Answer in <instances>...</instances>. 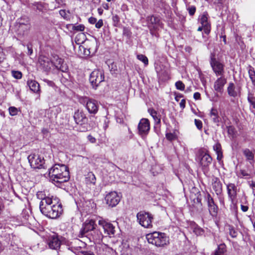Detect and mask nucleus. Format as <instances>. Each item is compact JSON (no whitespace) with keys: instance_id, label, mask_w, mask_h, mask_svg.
Instances as JSON below:
<instances>
[{"instance_id":"f257e3e1","label":"nucleus","mask_w":255,"mask_h":255,"mask_svg":"<svg viewBox=\"0 0 255 255\" xmlns=\"http://www.w3.org/2000/svg\"><path fill=\"white\" fill-rule=\"evenodd\" d=\"M39 209L43 215L50 219H56L63 213L61 203L57 198L54 197L40 202Z\"/></svg>"},{"instance_id":"f03ea898","label":"nucleus","mask_w":255,"mask_h":255,"mask_svg":"<svg viewBox=\"0 0 255 255\" xmlns=\"http://www.w3.org/2000/svg\"><path fill=\"white\" fill-rule=\"evenodd\" d=\"M49 176L50 180L55 186L61 187L63 183L70 179L68 167L63 164H55L49 169Z\"/></svg>"},{"instance_id":"7ed1b4c3","label":"nucleus","mask_w":255,"mask_h":255,"mask_svg":"<svg viewBox=\"0 0 255 255\" xmlns=\"http://www.w3.org/2000/svg\"><path fill=\"white\" fill-rule=\"evenodd\" d=\"M146 238L149 244L156 247H162L169 244L168 238L163 233L154 232L147 234Z\"/></svg>"},{"instance_id":"20e7f679","label":"nucleus","mask_w":255,"mask_h":255,"mask_svg":"<svg viewBox=\"0 0 255 255\" xmlns=\"http://www.w3.org/2000/svg\"><path fill=\"white\" fill-rule=\"evenodd\" d=\"M210 64L212 69L217 76H224L225 65L215 58V54L210 56Z\"/></svg>"},{"instance_id":"39448f33","label":"nucleus","mask_w":255,"mask_h":255,"mask_svg":"<svg viewBox=\"0 0 255 255\" xmlns=\"http://www.w3.org/2000/svg\"><path fill=\"white\" fill-rule=\"evenodd\" d=\"M28 162L31 167L34 169L45 168V160L40 155L31 153L28 156Z\"/></svg>"},{"instance_id":"423d86ee","label":"nucleus","mask_w":255,"mask_h":255,"mask_svg":"<svg viewBox=\"0 0 255 255\" xmlns=\"http://www.w3.org/2000/svg\"><path fill=\"white\" fill-rule=\"evenodd\" d=\"M79 101L80 103L86 105V108L90 114H96L97 113L99 106L95 100L85 97L81 98Z\"/></svg>"},{"instance_id":"0eeeda50","label":"nucleus","mask_w":255,"mask_h":255,"mask_svg":"<svg viewBox=\"0 0 255 255\" xmlns=\"http://www.w3.org/2000/svg\"><path fill=\"white\" fill-rule=\"evenodd\" d=\"M137 219L142 226L149 228L152 227L153 217L148 212H140L136 215Z\"/></svg>"},{"instance_id":"6e6552de","label":"nucleus","mask_w":255,"mask_h":255,"mask_svg":"<svg viewBox=\"0 0 255 255\" xmlns=\"http://www.w3.org/2000/svg\"><path fill=\"white\" fill-rule=\"evenodd\" d=\"M104 74L102 70H95L90 74L89 80L93 88L96 89L99 85L104 81Z\"/></svg>"},{"instance_id":"1a4fd4ad","label":"nucleus","mask_w":255,"mask_h":255,"mask_svg":"<svg viewBox=\"0 0 255 255\" xmlns=\"http://www.w3.org/2000/svg\"><path fill=\"white\" fill-rule=\"evenodd\" d=\"M65 243V239L57 235L50 236L47 241L49 248L55 250H58L60 246Z\"/></svg>"},{"instance_id":"9d476101","label":"nucleus","mask_w":255,"mask_h":255,"mask_svg":"<svg viewBox=\"0 0 255 255\" xmlns=\"http://www.w3.org/2000/svg\"><path fill=\"white\" fill-rule=\"evenodd\" d=\"M38 62L39 68L47 73L51 70L52 67L53 66V62L45 56H40L39 58Z\"/></svg>"},{"instance_id":"9b49d317","label":"nucleus","mask_w":255,"mask_h":255,"mask_svg":"<svg viewBox=\"0 0 255 255\" xmlns=\"http://www.w3.org/2000/svg\"><path fill=\"white\" fill-rule=\"evenodd\" d=\"M107 204L111 207L116 206L120 201V197L116 192H111L105 197Z\"/></svg>"},{"instance_id":"f8f14e48","label":"nucleus","mask_w":255,"mask_h":255,"mask_svg":"<svg viewBox=\"0 0 255 255\" xmlns=\"http://www.w3.org/2000/svg\"><path fill=\"white\" fill-rule=\"evenodd\" d=\"M96 226L97 225L95 224L94 220L92 219L87 220L83 224L82 228L80 230V233L82 237L84 236L89 232L93 231L95 229Z\"/></svg>"},{"instance_id":"ddd939ff","label":"nucleus","mask_w":255,"mask_h":255,"mask_svg":"<svg viewBox=\"0 0 255 255\" xmlns=\"http://www.w3.org/2000/svg\"><path fill=\"white\" fill-rule=\"evenodd\" d=\"M150 129L149 121L147 119L140 120L138 125V130L140 135H146L148 134Z\"/></svg>"},{"instance_id":"4468645a","label":"nucleus","mask_w":255,"mask_h":255,"mask_svg":"<svg viewBox=\"0 0 255 255\" xmlns=\"http://www.w3.org/2000/svg\"><path fill=\"white\" fill-rule=\"evenodd\" d=\"M99 225L102 227L104 230L105 234L109 235H114L115 234V227L110 223L106 222V221L102 219L98 221Z\"/></svg>"},{"instance_id":"2eb2a0df","label":"nucleus","mask_w":255,"mask_h":255,"mask_svg":"<svg viewBox=\"0 0 255 255\" xmlns=\"http://www.w3.org/2000/svg\"><path fill=\"white\" fill-rule=\"evenodd\" d=\"M227 93L230 97H238L241 94V88L236 87L234 83L230 82L227 88Z\"/></svg>"},{"instance_id":"dca6fc26","label":"nucleus","mask_w":255,"mask_h":255,"mask_svg":"<svg viewBox=\"0 0 255 255\" xmlns=\"http://www.w3.org/2000/svg\"><path fill=\"white\" fill-rule=\"evenodd\" d=\"M227 83V79L224 76H220L214 82V90L219 93H222L224 91V87Z\"/></svg>"},{"instance_id":"f3484780","label":"nucleus","mask_w":255,"mask_h":255,"mask_svg":"<svg viewBox=\"0 0 255 255\" xmlns=\"http://www.w3.org/2000/svg\"><path fill=\"white\" fill-rule=\"evenodd\" d=\"M31 27V25H18L15 24L14 30L17 34L20 37L27 35Z\"/></svg>"},{"instance_id":"a211bd4d","label":"nucleus","mask_w":255,"mask_h":255,"mask_svg":"<svg viewBox=\"0 0 255 255\" xmlns=\"http://www.w3.org/2000/svg\"><path fill=\"white\" fill-rule=\"evenodd\" d=\"M73 118L75 123L78 125H82L86 123L88 121L85 114L79 110L75 112Z\"/></svg>"},{"instance_id":"6ab92c4d","label":"nucleus","mask_w":255,"mask_h":255,"mask_svg":"<svg viewBox=\"0 0 255 255\" xmlns=\"http://www.w3.org/2000/svg\"><path fill=\"white\" fill-rule=\"evenodd\" d=\"M227 193L230 199L232 202L237 197V187L234 183H229L227 185Z\"/></svg>"},{"instance_id":"aec40b11","label":"nucleus","mask_w":255,"mask_h":255,"mask_svg":"<svg viewBox=\"0 0 255 255\" xmlns=\"http://www.w3.org/2000/svg\"><path fill=\"white\" fill-rule=\"evenodd\" d=\"M200 164L204 167H207L211 164L212 161V157L207 153L202 152L201 153Z\"/></svg>"},{"instance_id":"412c9836","label":"nucleus","mask_w":255,"mask_h":255,"mask_svg":"<svg viewBox=\"0 0 255 255\" xmlns=\"http://www.w3.org/2000/svg\"><path fill=\"white\" fill-rule=\"evenodd\" d=\"M53 63L57 69L61 71L62 72H66L68 70V67L66 64L64 63L63 59L61 58L57 57L55 59V61L53 62Z\"/></svg>"},{"instance_id":"4be33fe9","label":"nucleus","mask_w":255,"mask_h":255,"mask_svg":"<svg viewBox=\"0 0 255 255\" xmlns=\"http://www.w3.org/2000/svg\"><path fill=\"white\" fill-rule=\"evenodd\" d=\"M212 186L217 195L220 194L222 192V184L219 178L214 177L212 179Z\"/></svg>"},{"instance_id":"5701e85b","label":"nucleus","mask_w":255,"mask_h":255,"mask_svg":"<svg viewBox=\"0 0 255 255\" xmlns=\"http://www.w3.org/2000/svg\"><path fill=\"white\" fill-rule=\"evenodd\" d=\"M209 116L211 118L213 122L217 126H219V123L221 121V118L219 116L217 109L215 108H212L210 111Z\"/></svg>"},{"instance_id":"b1692460","label":"nucleus","mask_w":255,"mask_h":255,"mask_svg":"<svg viewBox=\"0 0 255 255\" xmlns=\"http://www.w3.org/2000/svg\"><path fill=\"white\" fill-rule=\"evenodd\" d=\"M244 155L245 156L246 160L248 161L251 164L255 162L254 154L249 148H245L243 150Z\"/></svg>"},{"instance_id":"393cba45","label":"nucleus","mask_w":255,"mask_h":255,"mask_svg":"<svg viewBox=\"0 0 255 255\" xmlns=\"http://www.w3.org/2000/svg\"><path fill=\"white\" fill-rule=\"evenodd\" d=\"M31 91L34 93H37L40 91L39 84L35 80H28L27 82Z\"/></svg>"},{"instance_id":"a878e982","label":"nucleus","mask_w":255,"mask_h":255,"mask_svg":"<svg viewBox=\"0 0 255 255\" xmlns=\"http://www.w3.org/2000/svg\"><path fill=\"white\" fill-rule=\"evenodd\" d=\"M99 252L101 255H112L114 251L111 248L104 245L100 248Z\"/></svg>"},{"instance_id":"bb28decb","label":"nucleus","mask_w":255,"mask_h":255,"mask_svg":"<svg viewBox=\"0 0 255 255\" xmlns=\"http://www.w3.org/2000/svg\"><path fill=\"white\" fill-rule=\"evenodd\" d=\"M92 232H93L91 235L92 236V240L93 241L98 242L102 240L103 235L99 229H97L95 228V229H94Z\"/></svg>"},{"instance_id":"cd10ccee","label":"nucleus","mask_w":255,"mask_h":255,"mask_svg":"<svg viewBox=\"0 0 255 255\" xmlns=\"http://www.w3.org/2000/svg\"><path fill=\"white\" fill-rule=\"evenodd\" d=\"M213 149L215 151L217 157V159L218 160H221L223 157V154L222 151L221 145V144L219 142L216 143L213 146Z\"/></svg>"},{"instance_id":"c85d7f7f","label":"nucleus","mask_w":255,"mask_h":255,"mask_svg":"<svg viewBox=\"0 0 255 255\" xmlns=\"http://www.w3.org/2000/svg\"><path fill=\"white\" fill-rule=\"evenodd\" d=\"M148 21L150 24L154 25L153 28H156L157 26L161 25L159 18L153 15L148 17Z\"/></svg>"},{"instance_id":"c756f323","label":"nucleus","mask_w":255,"mask_h":255,"mask_svg":"<svg viewBox=\"0 0 255 255\" xmlns=\"http://www.w3.org/2000/svg\"><path fill=\"white\" fill-rule=\"evenodd\" d=\"M148 112L150 114V115L152 117L155 123L156 124L160 123V118L159 115H158L157 112L155 110H154L153 109H149L148 110Z\"/></svg>"},{"instance_id":"7c9ffc66","label":"nucleus","mask_w":255,"mask_h":255,"mask_svg":"<svg viewBox=\"0 0 255 255\" xmlns=\"http://www.w3.org/2000/svg\"><path fill=\"white\" fill-rule=\"evenodd\" d=\"M96 177L93 172H89L86 177V183L87 184H95L96 182Z\"/></svg>"},{"instance_id":"2f4dec72","label":"nucleus","mask_w":255,"mask_h":255,"mask_svg":"<svg viewBox=\"0 0 255 255\" xmlns=\"http://www.w3.org/2000/svg\"><path fill=\"white\" fill-rule=\"evenodd\" d=\"M226 252V248L225 244H221L218 246V248L215 251L214 255H223Z\"/></svg>"},{"instance_id":"473e14b6","label":"nucleus","mask_w":255,"mask_h":255,"mask_svg":"<svg viewBox=\"0 0 255 255\" xmlns=\"http://www.w3.org/2000/svg\"><path fill=\"white\" fill-rule=\"evenodd\" d=\"M15 24L21 25L23 24L31 25L29 18L25 16H21L19 18H18Z\"/></svg>"},{"instance_id":"72a5a7b5","label":"nucleus","mask_w":255,"mask_h":255,"mask_svg":"<svg viewBox=\"0 0 255 255\" xmlns=\"http://www.w3.org/2000/svg\"><path fill=\"white\" fill-rule=\"evenodd\" d=\"M199 21L202 24V26H206L209 25L208 21V14L204 12L200 17Z\"/></svg>"},{"instance_id":"f704fd0d","label":"nucleus","mask_w":255,"mask_h":255,"mask_svg":"<svg viewBox=\"0 0 255 255\" xmlns=\"http://www.w3.org/2000/svg\"><path fill=\"white\" fill-rule=\"evenodd\" d=\"M208 208L210 214L212 216H216L217 214L218 210L217 206L215 203H214L212 205L208 206Z\"/></svg>"},{"instance_id":"c9c22d12","label":"nucleus","mask_w":255,"mask_h":255,"mask_svg":"<svg viewBox=\"0 0 255 255\" xmlns=\"http://www.w3.org/2000/svg\"><path fill=\"white\" fill-rule=\"evenodd\" d=\"M36 196L37 198L41 200L40 202H42L43 200H45L46 199L52 198L53 197L52 196L51 197L46 196L42 191L38 192L36 194Z\"/></svg>"},{"instance_id":"e433bc0d","label":"nucleus","mask_w":255,"mask_h":255,"mask_svg":"<svg viewBox=\"0 0 255 255\" xmlns=\"http://www.w3.org/2000/svg\"><path fill=\"white\" fill-rule=\"evenodd\" d=\"M205 200L206 201L208 204V206H209L215 203L213 198L209 193H206L205 194Z\"/></svg>"},{"instance_id":"4c0bfd02","label":"nucleus","mask_w":255,"mask_h":255,"mask_svg":"<svg viewBox=\"0 0 255 255\" xmlns=\"http://www.w3.org/2000/svg\"><path fill=\"white\" fill-rule=\"evenodd\" d=\"M193 232L197 236L202 235L204 233V230L196 225L193 228Z\"/></svg>"},{"instance_id":"58836bf2","label":"nucleus","mask_w":255,"mask_h":255,"mask_svg":"<svg viewBox=\"0 0 255 255\" xmlns=\"http://www.w3.org/2000/svg\"><path fill=\"white\" fill-rule=\"evenodd\" d=\"M120 18L117 14H113L112 20L113 25L115 27H118L119 25Z\"/></svg>"},{"instance_id":"ea45409f","label":"nucleus","mask_w":255,"mask_h":255,"mask_svg":"<svg viewBox=\"0 0 255 255\" xmlns=\"http://www.w3.org/2000/svg\"><path fill=\"white\" fill-rule=\"evenodd\" d=\"M137 58L142 61L145 65H147L148 64V60L147 58L144 55L138 54L137 55Z\"/></svg>"},{"instance_id":"a19ab883","label":"nucleus","mask_w":255,"mask_h":255,"mask_svg":"<svg viewBox=\"0 0 255 255\" xmlns=\"http://www.w3.org/2000/svg\"><path fill=\"white\" fill-rule=\"evenodd\" d=\"M72 29L77 31H83L85 29V26L83 24L72 25Z\"/></svg>"},{"instance_id":"79ce46f5","label":"nucleus","mask_w":255,"mask_h":255,"mask_svg":"<svg viewBox=\"0 0 255 255\" xmlns=\"http://www.w3.org/2000/svg\"><path fill=\"white\" fill-rule=\"evenodd\" d=\"M229 230V234L232 237H233V238L237 237V236L238 235V233L235 230V229H234V228L233 226H230Z\"/></svg>"},{"instance_id":"37998d69","label":"nucleus","mask_w":255,"mask_h":255,"mask_svg":"<svg viewBox=\"0 0 255 255\" xmlns=\"http://www.w3.org/2000/svg\"><path fill=\"white\" fill-rule=\"evenodd\" d=\"M175 87L177 89L183 91L185 88V85L181 81H178L175 83Z\"/></svg>"},{"instance_id":"c03bdc74","label":"nucleus","mask_w":255,"mask_h":255,"mask_svg":"<svg viewBox=\"0 0 255 255\" xmlns=\"http://www.w3.org/2000/svg\"><path fill=\"white\" fill-rule=\"evenodd\" d=\"M11 74H12V76L16 79H20L22 77V73L20 71H12Z\"/></svg>"},{"instance_id":"a18cd8bd","label":"nucleus","mask_w":255,"mask_h":255,"mask_svg":"<svg viewBox=\"0 0 255 255\" xmlns=\"http://www.w3.org/2000/svg\"><path fill=\"white\" fill-rule=\"evenodd\" d=\"M9 114L12 116H14L17 114L18 110L16 108L14 107H10L8 109Z\"/></svg>"},{"instance_id":"49530a36","label":"nucleus","mask_w":255,"mask_h":255,"mask_svg":"<svg viewBox=\"0 0 255 255\" xmlns=\"http://www.w3.org/2000/svg\"><path fill=\"white\" fill-rule=\"evenodd\" d=\"M166 137L168 140L172 141L176 138V136L173 133H167L166 134Z\"/></svg>"},{"instance_id":"de8ad7c7","label":"nucleus","mask_w":255,"mask_h":255,"mask_svg":"<svg viewBox=\"0 0 255 255\" xmlns=\"http://www.w3.org/2000/svg\"><path fill=\"white\" fill-rule=\"evenodd\" d=\"M123 35L127 37H130L131 35V32L128 28L124 27L123 29Z\"/></svg>"},{"instance_id":"09e8293b","label":"nucleus","mask_w":255,"mask_h":255,"mask_svg":"<svg viewBox=\"0 0 255 255\" xmlns=\"http://www.w3.org/2000/svg\"><path fill=\"white\" fill-rule=\"evenodd\" d=\"M227 128L228 134L230 135H234V134L235 133V130L234 127L230 126H227Z\"/></svg>"},{"instance_id":"8fccbe9b","label":"nucleus","mask_w":255,"mask_h":255,"mask_svg":"<svg viewBox=\"0 0 255 255\" xmlns=\"http://www.w3.org/2000/svg\"><path fill=\"white\" fill-rule=\"evenodd\" d=\"M195 124L198 129L201 130L202 128V123L201 121L197 119L195 120Z\"/></svg>"},{"instance_id":"3c124183","label":"nucleus","mask_w":255,"mask_h":255,"mask_svg":"<svg viewBox=\"0 0 255 255\" xmlns=\"http://www.w3.org/2000/svg\"><path fill=\"white\" fill-rule=\"evenodd\" d=\"M248 100L250 104L252 106L253 108L255 109V100L254 97H250L249 96L248 98Z\"/></svg>"},{"instance_id":"603ef678","label":"nucleus","mask_w":255,"mask_h":255,"mask_svg":"<svg viewBox=\"0 0 255 255\" xmlns=\"http://www.w3.org/2000/svg\"><path fill=\"white\" fill-rule=\"evenodd\" d=\"M189 13L190 15L192 16L194 14L196 11V7L195 6H191L188 8Z\"/></svg>"},{"instance_id":"864d4df0","label":"nucleus","mask_w":255,"mask_h":255,"mask_svg":"<svg viewBox=\"0 0 255 255\" xmlns=\"http://www.w3.org/2000/svg\"><path fill=\"white\" fill-rule=\"evenodd\" d=\"M249 77L252 80V79L255 78V71L254 69H250L248 71Z\"/></svg>"},{"instance_id":"5fc2aeb1","label":"nucleus","mask_w":255,"mask_h":255,"mask_svg":"<svg viewBox=\"0 0 255 255\" xmlns=\"http://www.w3.org/2000/svg\"><path fill=\"white\" fill-rule=\"evenodd\" d=\"M103 25V21L102 19H99L98 22L96 21L95 23V27L97 28H101Z\"/></svg>"},{"instance_id":"6e6d98bb","label":"nucleus","mask_w":255,"mask_h":255,"mask_svg":"<svg viewBox=\"0 0 255 255\" xmlns=\"http://www.w3.org/2000/svg\"><path fill=\"white\" fill-rule=\"evenodd\" d=\"M5 55L2 51V48L0 46V63L3 61Z\"/></svg>"},{"instance_id":"4d7b16f0","label":"nucleus","mask_w":255,"mask_h":255,"mask_svg":"<svg viewBox=\"0 0 255 255\" xmlns=\"http://www.w3.org/2000/svg\"><path fill=\"white\" fill-rule=\"evenodd\" d=\"M59 14L61 16H62L65 19H67L68 16L67 15V13L65 10L61 9L59 11Z\"/></svg>"},{"instance_id":"13d9d810","label":"nucleus","mask_w":255,"mask_h":255,"mask_svg":"<svg viewBox=\"0 0 255 255\" xmlns=\"http://www.w3.org/2000/svg\"><path fill=\"white\" fill-rule=\"evenodd\" d=\"M27 49L28 50L27 54L31 55L33 53V50L31 45L30 44H27Z\"/></svg>"},{"instance_id":"bf43d9fd","label":"nucleus","mask_w":255,"mask_h":255,"mask_svg":"<svg viewBox=\"0 0 255 255\" xmlns=\"http://www.w3.org/2000/svg\"><path fill=\"white\" fill-rule=\"evenodd\" d=\"M240 174L242 176V177L250 176V174L245 170H241Z\"/></svg>"},{"instance_id":"052dcab7","label":"nucleus","mask_w":255,"mask_h":255,"mask_svg":"<svg viewBox=\"0 0 255 255\" xmlns=\"http://www.w3.org/2000/svg\"><path fill=\"white\" fill-rule=\"evenodd\" d=\"M88 21L92 24H95L97 21V19L94 17H91L89 18Z\"/></svg>"},{"instance_id":"680f3d73","label":"nucleus","mask_w":255,"mask_h":255,"mask_svg":"<svg viewBox=\"0 0 255 255\" xmlns=\"http://www.w3.org/2000/svg\"><path fill=\"white\" fill-rule=\"evenodd\" d=\"M88 139L92 143H95L96 141V138L91 135L88 136Z\"/></svg>"},{"instance_id":"e2e57ef3","label":"nucleus","mask_w":255,"mask_h":255,"mask_svg":"<svg viewBox=\"0 0 255 255\" xmlns=\"http://www.w3.org/2000/svg\"><path fill=\"white\" fill-rule=\"evenodd\" d=\"M203 29H204V32L206 34H208L210 31L209 25H207L206 26H203Z\"/></svg>"},{"instance_id":"0e129e2a","label":"nucleus","mask_w":255,"mask_h":255,"mask_svg":"<svg viewBox=\"0 0 255 255\" xmlns=\"http://www.w3.org/2000/svg\"><path fill=\"white\" fill-rule=\"evenodd\" d=\"M193 97L195 100H198L200 99L201 95L199 92H196L194 94Z\"/></svg>"},{"instance_id":"69168bd1","label":"nucleus","mask_w":255,"mask_h":255,"mask_svg":"<svg viewBox=\"0 0 255 255\" xmlns=\"http://www.w3.org/2000/svg\"><path fill=\"white\" fill-rule=\"evenodd\" d=\"M43 81L46 83L49 86L52 87L54 85V83L52 81L45 79H43Z\"/></svg>"},{"instance_id":"338daca9","label":"nucleus","mask_w":255,"mask_h":255,"mask_svg":"<svg viewBox=\"0 0 255 255\" xmlns=\"http://www.w3.org/2000/svg\"><path fill=\"white\" fill-rule=\"evenodd\" d=\"M185 103H186V101H185V100H184V99H182L181 101V102H180V104H179L181 108L184 109L185 108Z\"/></svg>"},{"instance_id":"774afa93","label":"nucleus","mask_w":255,"mask_h":255,"mask_svg":"<svg viewBox=\"0 0 255 255\" xmlns=\"http://www.w3.org/2000/svg\"><path fill=\"white\" fill-rule=\"evenodd\" d=\"M241 207L242 210L244 212H247L249 209V207L247 206H245V205H241Z\"/></svg>"}]
</instances>
